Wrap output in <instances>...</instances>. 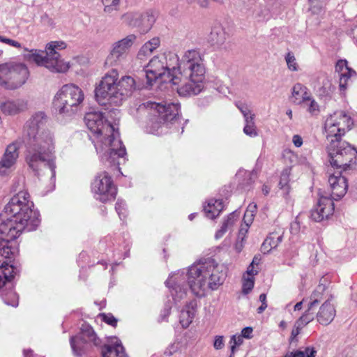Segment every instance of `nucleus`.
<instances>
[{
  "mask_svg": "<svg viewBox=\"0 0 357 357\" xmlns=\"http://www.w3.org/2000/svg\"><path fill=\"white\" fill-rule=\"evenodd\" d=\"M225 278L222 266L215 259L208 258L195 262L189 266L186 274L180 271L171 274L165 284L176 304L186 297V283L194 295L203 297L208 290H216Z\"/></svg>",
  "mask_w": 357,
  "mask_h": 357,
  "instance_id": "obj_1",
  "label": "nucleus"
},
{
  "mask_svg": "<svg viewBox=\"0 0 357 357\" xmlns=\"http://www.w3.org/2000/svg\"><path fill=\"white\" fill-rule=\"evenodd\" d=\"M46 115L43 112L35 113L26 122L23 135L30 139L25 153V161L29 167L36 174L43 167L47 169L50 183L54 187L56 176V157L54 139L52 133L43 130Z\"/></svg>",
  "mask_w": 357,
  "mask_h": 357,
  "instance_id": "obj_2",
  "label": "nucleus"
},
{
  "mask_svg": "<svg viewBox=\"0 0 357 357\" xmlns=\"http://www.w3.org/2000/svg\"><path fill=\"white\" fill-rule=\"evenodd\" d=\"M33 203L26 191H20L5 206L0 215V234L7 240H15L24 231H31L38 227L40 219L33 210Z\"/></svg>",
  "mask_w": 357,
  "mask_h": 357,
  "instance_id": "obj_3",
  "label": "nucleus"
},
{
  "mask_svg": "<svg viewBox=\"0 0 357 357\" xmlns=\"http://www.w3.org/2000/svg\"><path fill=\"white\" fill-rule=\"evenodd\" d=\"M85 123L91 132L90 139L98 153H102L101 159L109 165H119V160L126 161V150L119 139L116 128L100 112H90L84 116Z\"/></svg>",
  "mask_w": 357,
  "mask_h": 357,
  "instance_id": "obj_4",
  "label": "nucleus"
},
{
  "mask_svg": "<svg viewBox=\"0 0 357 357\" xmlns=\"http://www.w3.org/2000/svg\"><path fill=\"white\" fill-rule=\"evenodd\" d=\"M206 66L204 56L197 50L185 51L178 66L177 75L179 77L176 88L180 96L190 97L198 95L204 89Z\"/></svg>",
  "mask_w": 357,
  "mask_h": 357,
  "instance_id": "obj_5",
  "label": "nucleus"
},
{
  "mask_svg": "<svg viewBox=\"0 0 357 357\" xmlns=\"http://www.w3.org/2000/svg\"><path fill=\"white\" fill-rule=\"evenodd\" d=\"M181 59L174 52H168L153 56L144 66L148 86H152L157 80L161 82L178 84L179 77L177 75Z\"/></svg>",
  "mask_w": 357,
  "mask_h": 357,
  "instance_id": "obj_6",
  "label": "nucleus"
},
{
  "mask_svg": "<svg viewBox=\"0 0 357 357\" xmlns=\"http://www.w3.org/2000/svg\"><path fill=\"white\" fill-rule=\"evenodd\" d=\"M146 109L150 110L151 118L149 119L146 131L153 135L162 133L165 124L174 120L178 114L180 105L178 102L162 101L160 102L146 101L144 103Z\"/></svg>",
  "mask_w": 357,
  "mask_h": 357,
  "instance_id": "obj_7",
  "label": "nucleus"
},
{
  "mask_svg": "<svg viewBox=\"0 0 357 357\" xmlns=\"http://www.w3.org/2000/svg\"><path fill=\"white\" fill-rule=\"evenodd\" d=\"M84 100V92L78 86L65 84L56 93L53 106L59 114L70 117L81 109Z\"/></svg>",
  "mask_w": 357,
  "mask_h": 357,
  "instance_id": "obj_8",
  "label": "nucleus"
},
{
  "mask_svg": "<svg viewBox=\"0 0 357 357\" xmlns=\"http://www.w3.org/2000/svg\"><path fill=\"white\" fill-rule=\"evenodd\" d=\"M328 142L327 151L332 167L345 171L357 167V148L341 139Z\"/></svg>",
  "mask_w": 357,
  "mask_h": 357,
  "instance_id": "obj_9",
  "label": "nucleus"
},
{
  "mask_svg": "<svg viewBox=\"0 0 357 357\" xmlns=\"http://www.w3.org/2000/svg\"><path fill=\"white\" fill-rule=\"evenodd\" d=\"M118 78L117 70L112 69L107 73L96 85L95 97L100 105L109 104L116 106L121 105V99L119 97Z\"/></svg>",
  "mask_w": 357,
  "mask_h": 357,
  "instance_id": "obj_10",
  "label": "nucleus"
},
{
  "mask_svg": "<svg viewBox=\"0 0 357 357\" xmlns=\"http://www.w3.org/2000/svg\"><path fill=\"white\" fill-rule=\"evenodd\" d=\"M29 77V70L24 63L9 62L0 65V86L6 89L20 88Z\"/></svg>",
  "mask_w": 357,
  "mask_h": 357,
  "instance_id": "obj_11",
  "label": "nucleus"
},
{
  "mask_svg": "<svg viewBox=\"0 0 357 357\" xmlns=\"http://www.w3.org/2000/svg\"><path fill=\"white\" fill-rule=\"evenodd\" d=\"M70 344L74 355L82 356L88 352L92 344L99 345L100 340L96 336L91 326L83 324L80 332L70 337Z\"/></svg>",
  "mask_w": 357,
  "mask_h": 357,
  "instance_id": "obj_12",
  "label": "nucleus"
},
{
  "mask_svg": "<svg viewBox=\"0 0 357 357\" xmlns=\"http://www.w3.org/2000/svg\"><path fill=\"white\" fill-rule=\"evenodd\" d=\"M353 121L343 111L335 112L331 114L325 121L324 128L328 142L341 139L347 131L351 128Z\"/></svg>",
  "mask_w": 357,
  "mask_h": 357,
  "instance_id": "obj_13",
  "label": "nucleus"
},
{
  "mask_svg": "<svg viewBox=\"0 0 357 357\" xmlns=\"http://www.w3.org/2000/svg\"><path fill=\"white\" fill-rule=\"evenodd\" d=\"M91 187L94 198L103 203L114 200L117 193L112 177L105 171L96 174Z\"/></svg>",
  "mask_w": 357,
  "mask_h": 357,
  "instance_id": "obj_14",
  "label": "nucleus"
},
{
  "mask_svg": "<svg viewBox=\"0 0 357 357\" xmlns=\"http://www.w3.org/2000/svg\"><path fill=\"white\" fill-rule=\"evenodd\" d=\"M26 53L24 54V58L28 61H33L38 66H45L49 69L51 72L54 73H64L69 69L68 64H59L54 61H52V57H50L47 54L46 51L45 54L44 52L39 50H28L24 48Z\"/></svg>",
  "mask_w": 357,
  "mask_h": 357,
  "instance_id": "obj_15",
  "label": "nucleus"
},
{
  "mask_svg": "<svg viewBox=\"0 0 357 357\" xmlns=\"http://www.w3.org/2000/svg\"><path fill=\"white\" fill-rule=\"evenodd\" d=\"M136 36L130 34L126 38L114 43L109 55L105 60V65L113 66L119 64L123 61L133 45Z\"/></svg>",
  "mask_w": 357,
  "mask_h": 357,
  "instance_id": "obj_16",
  "label": "nucleus"
},
{
  "mask_svg": "<svg viewBox=\"0 0 357 357\" xmlns=\"http://www.w3.org/2000/svg\"><path fill=\"white\" fill-rule=\"evenodd\" d=\"M342 171L337 170L334 173H329L328 183L331 189L332 199H340L347 191V180L342 175Z\"/></svg>",
  "mask_w": 357,
  "mask_h": 357,
  "instance_id": "obj_17",
  "label": "nucleus"
},
{
  "mask_svg": "<svg viewBox=\"0 0 357 357\" xmlns=\"http://www.w3.org/2000/svg\"><path fill=\"white\" fill-rule=\"evenodd\" d=\"M334 212V203L328 196H320L317 204L311 211V218L316 222L327 219Z\"/></svg>",
  "mask_w": 357,
  "mask_h": 357,
  "instance_id": "obj_18",
  "label": "nucleus"
},
{
  "mask_svg": "<svg viewBox=\"0 0 357 357\" xmlns=\"http://www.w3.org/2000/svg\"><path fill=\"white\" fill-rule=\"evenodd\" d=\"M19 157V146L17 143L10 144L0 160V176L6 175L15 164Z\"/></svg>",
  "mask_w": 357,
  "mask_h": 357,
  "instance_id": "obj_19",
  "label": "nucleus"
},
{
  "mask_svg": "<svg viewBox=\"0 0 357 357\" xmlns=\"http://www.w3.org/2000/svg\"><path fill=\"white\" fill-rule=\"evenodd\" d=\"M118 86L119 97V99H121V104L137 89L135 79L128 75L123 76L121 79L118 78Z\"/></svg>",
  "mask_w": 357,
  "mask_h": 357,
  "instance_id": "obj_20",
  "label": "nucleus"
},
{
  "mask_svg": "<svg viewBox=\"0 0 357 357\" xmlns=\"http://www.w3.org/2000/svg\"><path fill=\"white\" fill-rule=\"evenodd\" d=\"M10 241L2 236L0 238V271L7 267H14L9 264L14 256V250L9 245Z\"/></svg>",
  "mask_w": 357,
  "mask_h": 357,
  "instance_id": "obj_21",
  "label": "nucleus"
},
{
  "mask_svg": "<svg viewBox=\"0 0 357 357\" xmlns=\"http://www.w3.org/2000/svg\"><path fill=\"white\" fill-rule=\"evenodd\" d=\"M336 311L334 305L328 300L319 308L317 314V321L322 325H328L335 318Z\"/></svg>",
  "mask_w": 357,
  "mask_h": 357,
  "instance_id": "obj_22",
  "label": "nucleus"
},
{
  "mask_svg": "<svg viewBox=\"0 0 357 357\" xmlns=\"http://www.w3.org/2000/svg\"><path fill=\"white\" fill-rule=\"evenodd\" d=\"M102 357H128L121 342L116 337L112 339L109 344H105L102 348Z\"/></svg>",
  "mask_w": 357,
  "mask_h": 357,
  "instance_id": "obj_23",
  "label": "nucleus"
},
{
  "mask_svg": "<svg viewBox=\"0 0 357 357\" xmlns=\"http://www.w3.org/2000/svg\"><path fill=\"white\" fill-rule=\"evenodd\" d=\"M227 34L220 24L214 26L208 36V40L211 45L219 47L226 41Z\"/></svg>",
  "mask_w": 357,
  "mask_h": 357,
  "instance_id": "obj_24",
  "label": "nucleus"
},
{
  "mask_svg": "<svg viewBox=\"0 0 357 357\" xmlns=\"http://www.w3.org/2000/svg\"><path fill=\"white\" fill-rule=\"evenodd\" d=\"M306 86L301 83H296L294 85L291 90V101L296 105H301L307 102L310 96Z\"/></svg>",
  "mask_w": 357,
  "mask_h": 357,
  "instance_id": "obj_25",
  "label": "nucleus"
},
{
  "mask_svg": "<svg viewBox=\"0 0 357 357\" xmlns=\"http://www.w3.org/2000/svg\"><path fill=\"white\" fill-rule=\"evenodd\" d=\"M66 45L63 41H51L46 45L45 50L47 52L49 56L52 57V61H54L59 64H68L60 59V54L57 50H64Z\"/></svg>",
  "mask_w": 357,
  "mask_h": 357,
  "instance_id": "obj_26",
  "label": "nucleus"
},
{
  "mask_svg": "<svg viewBox=\"0 0 357 357\" xmlns=\"http://www.w3.org/2000/svg\"><path fill=\"white\" fill-rule=\"evenodd\" d=\"M283 238V231L279 229L278 231L271 232L268 236L264 240L261 249L266 252H270L272 249L275 248L282 242Z\"/></svg>",
  "mask_w": 357,
  "mask_h": 357,
  "instance_id": "obj_27",
  "label": "nucleus"
},
{
  "mask_svg": "<svg viewBox=\"0 0 357 357\" xmlns=\"http://www.w3.org/2000/svg\"><path fill=\"white\" fill-rule=\"evenodd\" d=\"M26 108V102L23 100H8L1 105L3 112L9 115L16 114Z\"/></svg>",
  "mask_w": 357,
  "mask_h": 357,
  "instance_id": "obj_28",
  "label": "nucleus"
},
{
  "mask_svg": "<svg viewBox=\"0 0 357 357\" xmlns=\"http://www.w3.org/2000/svg\"><path fill=\"white\" fill-rule=\"evenodd\" d=\"M224 206L220 199H210L207 205L204 206V212L206 216L211 219H213L219 215L220 213L223 210Z\"/></svg>",
  "mask_w": 357,
  "mask_h": 357,
  "instance_id": "obj_29",
  "label": "nucleus"
},
{
  "mask_svg": "<svg viewBox=\"0 0 357 357\" xmlns=\"http://www.w3.org/2000/svg\"><path fill=\"white\" fill-rule=\"evenodd\" d=\"M195 309L192 302L187 304L180 314V323L183 328H187L195 317Z\"/></svg>",
  "mask_w": 357,
  "mask_h": 357,
  "instance_id": "obj_30",
  "label": "nucleus"
},
{
  "mask_svg": "<svg viewBox=\"0 0 357 357\" xmlns=\"http://www.w3.org/2000/svg\"><path fill=\"white\" fill-rule=\"evenodd\" d=\"M238 218V214L236 212L230 213L227 218L223 222L220 229L215 233V237L218 239L225 234V232L231 227Z\"/></svg>",
  "mask_w": 357,
  "mask_h": 357,
  "instance_id": "obj_31",
  "label": "nucleus"
},
{
  "mask_svg": "<svg viewBox=\"0 0 357 357\" xmlns=\"http://www.w3.org/2000/svg\"><path fill=\"white\" fill-rule=\"evenodd\" d=\"M334 90L335 87L331 82L328 79H325L322 82V86L317 90V94L321 98L328 99L332 97Z\"/></svg>",
  "mask_w": 357,
  "mask_h": 357,
  "instance_id": "obj_32",
  "label": "nucleus"
},
{
  "mask_svg": "<svg viewBox=\"0 0 357 357\" xmlns=\"http://www.w3.org/2000/svg\"><path fill=\"white\" fill-rule=\"evenodd\" d=\"M158 17L157 12L154 10H148L141 16L142 22L141 25L144 26V29L149 30L155 23Z\"/></svg>",
  "mask_w": 357,
  "mask_h": 357,
  "instance_id": "obj_33",
  "label": "nucleus"
},
{
  "mask_svg": "<svg viewBox=\"0 0 357 357\" xmlns=\"http://www.w3.org/2000/svg\"><path fill=\"white\" fill-rule=\"evenodd\" d=\"M326 289L324 284H319L317 287L316 289L313 291L310 296V303L308 306V310H311L314 306L317 305L323 298V294Z\"/></svg>",
  "mask_w": 357,
  "mask_h": 357,
  "instance_id": "obj_34",
  "label": "nucleus"
},
{
  "mask_svg": "<svg viewBox=\"0 0 357 357\" xmlns=\"http://www.w3.org/2000/svg\"><path fill=\"white\" fill-rule=\"evenodd\" d=\"M243 132L251 137H255L258 135L257 127L255 123V116L245 120V126L243 128Z\"/></svg>",
  "mask_w": 357,
  "mask_h": 357,
  "instance_id": "obj_35",
  "label": "nucleus"
},
{
  "mask_svg": "<svg viewBox=\"0 0 357 357\" xmlns=\"http://www.w3.org/2000/svg\"><path fill=\"white\" fill-rule=\"evenodd\" d=\"M15 267H7L0 271V289L3 287L6 281L11 280L15 275Z\"/></svg>",
  "mask_w": 357,
  "mask_h": 357,
  "instance_id": "obj_36",
  "label": "nucleus"
},
{
  "mask_svg": "<svg viewBox=\"0 0 357 357\" xmlns=\"http://www.w3.org/2000/svg\"><path fill=\"white\" fill-rule=\"evenodd\" d=\"M355 75L356 72L353 70H348L347 72H343L340 75L339 86L341 91L346 90L349 81Z\"/></svg>",
  "mask_w": 357,
  "mask_h": 357,
  "instance_id": "obj_37",
  "label": "nucleus"
},
{
  "mask_svg": "<svg viewBox=\"0 0 357 357\" xmlns=\"http://www.w3.org/2000/svg\"><path fill=\"white\" fill-rule=\"evenodd\" d=\"M307 112L312 116H317L319 113V105L317 102L310 96L307 102H303Z\"/></svg>",
  "mask_w": 357,
  "mask_h": 357,
  "instance_id": "obj_38",
  "label": "nucleus"
},
{
  "mask_svg": "<svg viewBox=\"0 0 357 357\" xmlns=\"http://www.w3.org/2000/svg\"><path fill=\"white\" fill-rule=\"evenodd\" d=\"M257 212V204L255 203H251L248 206L245 215H244V221L246 224V226L248 227L252 221V218Z\"/></svg>",
  "mask_w": 357,
  "mask_h": 357,
  "instance_id": "obj_39",
  "label": "nucleus"
},
{
  "mask_svg": "<svg viewBox=\"0 0 357 357\" xmlns=\"http://www.w3.org/2000/svg\"><path fill=\"white\" fill-rule=\"evenodd\" d=\"M255 279L253 277H243L242 291L244 294L250 293L254 287Z\"/></svg>",
  "mask_w": 357,
  "mask_h": 357,
  "instance_id": "obj_40",
  "label": "nucleus"
},
{
  "mask_svg": "<svg viewBox=\"0 0 357 357\" xmlns=\"http://www.w3.org/2000/svg\"><path fill=\"white\" fill-rule=\"evenodd\" d=\"M285 61L288 68L291 71L298 70V64L292 52H288L285 56Z\"/></svg>",
  "mask_w": 357,
  "mask_h": 357,
  "instance_id": "obj_41",
  "label": "nucleus"
},
{
  "mask_svg": "<svg viewBox=\"0 0 357 357\" xmlns=\"http://www.w3.org/2000/svg\"><path fill=\"white\" fill-rule=\"evenodd\" d=\"M290 169H284L280 175L279 185L280 188H287L288 189V183L289 182Z\"/></svg>",
  "mask_w": 357,
  "mask_h": 357,
  "instance_id": "obj_42",
  "label": "nucleus"
},
{
  "mask_svg": "<svg viewBox=\"0 0 357 357\" xmlns=\"http://www.w3.org/2000/svg\"><path fill=\"white\" fill-rule=\"evenodd\" d=\"M243 342V337L241 335H234L231 337V351L232 354L235 353V349L236 347L240 346Z\"/></svg>",
  "mask_w": 357,
  "mask_h": 357,
  "instance_id": "obj_43",
  "label": "nucleus"
},
{
  "mask_svg": "<svg viewBox=\"0 0 357 357\" xmlns=\"http://www.w3.org/2000/svg\"><path fill=\"white\" fill-rule=\"evenodd\" d=\"M151 53H152V52L151 51V50H149V47H148L146 43H145L139 49V50L137 53V59H139V60H144L147 56L151 55Z\"/></svg>",
  "mask_w": 357,
  "mask_h": 357,
  "instance_id": "obj_44",
  "label": "nucleus"
},
{
  "mask_svg": "<svg viewBox=\"0 0 357 357\" xmlns=\"http://www.w3.org/2000/svg\"><path fill=\"white\" fill-rule=\"evenodd\" d=\"M151 53H152V52L151 51V50H149V47H148L146 43H145L139 49V50L137 53V59H139V60H144L147 56L151 55Z\"/></svg>",
  "mask_w": 357,
  "mask_h": 357,
  "instance_id": "obj_45",
  "label": "nucleus"
},
{
  "mask_svg": "<svg viewBox=\"0 0 357 357\" xmlns=\"http://www.w3.org/2000/svg\"><path fill=\"white\" fill-rule=\"evenodd\" d=\"M236 105L243 115L245 120L255 116L254 114H251L250 110L245 104L237 102Z\"/></svg>",
  "mask_w": 357,
  "mask_h": 357,
  "instance_id": "obj_46",
  "label": "nucleus"
},
{
  "mask_svg": "<svg viewBox=\"0 0 357 357\" xmlns=\"http://www.w3.org/2000/svg\"><path fill=\"white\" fill-rule=\"evenodd\" d=\"M115 208L117 213L119 214L120 219L122 220L123 218H125L126 204L123 201L118 200L116 203Z\"/></svg>",
  "mask_w": 357,
  "mask_h": 357,
  "instance_id": "obj_47",
  "label": "nucleus"
},
{
  "mask_svg": "<svg viewBox=\"0 0 357 357\" xmlns=\"http://www.w3.org/2000/svg\"><path fill=\"white\" fill-rule=\"evenodd\" d=\"M102 320L112 326H116L117 324V319L112 314H100Z\"/></svg>",
  "mask_w": 357,
  "mask_h": 357,
  "instance_id": "obj_48",
  "label": "nucleus"
},
{
  "mask_svg": "<svg viewBox=\"0 0 357 357\" xmlns=\"http://www.w3.org/2000/svg\"><path fill=\"white\" fill-rule=\"evenodd\" d=\"M310 310H307V312L302 317H301L299 320L297 321V322H298V324H301V326L303 325H305V324H308L310 321L313 320L314 315L312 313V314L310 313Z\"/></svg>",
  "mask_w": 357,
  "mask_h": 357,
  "instance_id": "obj_49",
  "label": "nucleus"
},
{
  "mask_svg": "<svg viewBox=\"0 0 357 357\" xmlns=\"http://www.w3.org/2000/svg\"><path fill=\"white\" fill-rule=\"evenodd\" d=\"M0 41L16 48H22V45L19 42L2 36H0Z\"/></svg>",
  "mask_w": 357,
  "mask_h": 357,
  "instance_id": "obj_50",
  "label": "nucleus"
},
{
  "mask_svg": "<svg viewBox=\"0 0 357 357\" xmlns=\"http://www.w3.org/2000/svg\"><path fill=\"white\" fill-rule=\"evenodd\" d=\"M149 50L153 52L155 50H156L160 45V38L158 37L153 38L150 40L146 43Z\"/></svg>",
  "mask_w": 357,
  "mask_h": 357,
  "instance_id": "obj_51",
  "label": "nucleus"
},
{
  "mask_svg": "<svg viewBox=\"0 0 357 357\" xmlns=\"http://www.w3.org/2000/svg\"><path fill=\"white\" fill-rule=\"evenodd\" d=\"M336 71L340 72V74L343 72H347L348 70H351L347 66V62L345 60H340L335 66Z\"/></svg>",
  "mask_w": 357,
  "mask_h": 357,
  "instance_id": "obj_52",
  "label": "nucleus"
},
{
  "mask_svg": "<svg viewBox=\"0 0 357 357\" xmlns=\"http://www.w3.org/2000/svg\"><path fill=\"white\" fill-rule=\"evenodd\" d=\"M224 337L222 335H218L215 337L213 347L215 349L219 350L224 347Z\"/></svg>",
  "mask_w": 357,
  "mask_h": 357,
  "instance_id": "obj_53",
  "label": "nucleus"
},
{
  "mask_svg": "<svg viewBox=\"0 0 357 357\" xmlns=\"http://www.w3.org/2000/svg\"><path fill=\"white\" fill-rule=\"evenodd\" d=\"M178 350V344H171L165 351V354L168 356H171Z\"/></svg>",
  "mask_w": 357,
  "mask_h": 357,
  "instance_id": "obj_54",
  "label": "nucleus"
},
{
  "mask_svg": "<svg viewBox=\"0 0 357 357\" xmlns=\"http://www.w3.org/2000/svg\"><path fill=\"white\" fill-rule=\"evenodd\" d=\"M266 14L267 10L265 8H261L256 11L255 17L257 20V21L261 22L265 20Z\"/></svg>",
  "mask_w": 357,
  "mask_h": 357,
  "instance_id": "obj_55",
  "label": "nucleus"
},
{
  "mask_svg": "<svg viewBox=\"0 0 357 357\" xmlns=\"http://www.w3.org/2000/svg\"><path fill=\"white\" fill-rule=\"evenodd\" d=\"M292 142L296 147H301L303 145V138L299 135H294L292 137Z\"/></svg>",
  "mask_w": 357,
  "mask_h": 357,
  "instance_id": "obj_56",
  "label": "nucleus"
},
{
  "mask_svg": "<svg viewBox=\"0 0 357 357\" xmlns=\"http://www.w3.org/2000/svg\"><path fill=\"white\" fill-rule=\"evenodd\" d=\"M252 327H245L242 330L241 335L245 338L250 339L252 337Z\"/></svg>",
  "mask_w": 357,
  "mask_h": 357,
  "instance_id": "obj_57",
  "label": "nucleus"
},
{
  "mask_svg": "<svg viewBox=\"0 0 357 357\" xmlns=\"http://www.w3.org/2000/svg\"><path fill=\"white\" fill-rule=\"evenodd\" d=\"M105 6L104 10L105 12H110L114 8L112 0H102Z\"/></svg>",
  "mask_w": 357,
  "mask_h": 357,
  "instance_id": "obj_58",
  "label": "nucleus"
},
{
  "mask_svg": "<svg viewBox=\"0 0 357 357\" xmlns=\"http://www.w3.org/2000/svg\"><path fill=\"white\" fill-rule=\"evenodd\" d=\"M296 327L294 328H293L291 331V340L295 338L300 333V330L302 327L301 326V324H298V322H296Z\"/></svg>",
  "mask_w": 357,
  "mask_h": 357,
  "instance_id": "obj_59",
  "label": "nucleus"
},
{
  "mask_svg": "<svg viewBox=\"0 0 357 357\" xmlns=\"http://www.w3.org/2000/svg\"><path fill=\"white\" fill-rule=\"evenodd\" d=\"M304 352L305 353V357H314L317 351L313 347H306Z\"/></svg>",
  "mask_w": 357,
  "mask_h": 357,
  "instance_id": "obj_60",
  "label": "nucleus"
},
{
  "mask_svg": "<svg viewBox=\"0 0 357 357\" xmlns=\"http://www.w3.org/2000/svg\"><path fill=\"white\" fill-rule=\"evenodd\" d=\"M257 273H258V271L255 270L254 268V265L250 264L247 269L248 277H253L254 278V275H257Z\"/></svg>",
  "mask_w": 357,
  "mask_h": 357,
  "instance_id": "obj_61",
  "label": "nucleus"
},
{
  "mask_svg": "<svg viewBox=\"0 0 357 357\" xmlns=\"http://www.w3.org/2000/svg\"><path fill=\"white\" fill-rule=\"evenodd\" d=\"M267 307V303H261V306L257 308V312L259 314L262 313Z\"/></svg>",
  "mask_w": 357,
  "mask_h": 357,
  "instance_id": "obj_62",
  "label": "nucleus"
},
{
  "mask_svg": "<svg viewBox=\"0 0 357 357\" xmlns=\"http://www.w3.org/2000/svg\"><path fill=\"white\" fill-rule=\"evenodd\" d=\"M309 1L310 3V6H311L312 9L315 8L316 7H317V8L321 7V5H319L318 3H317V0H309Z\"/></svg>",
  "mask_w": 357,
  "mask_h": 357,
  "instance_id": "obj_63",
  "label": "nucleus"
},
{
  "mask_svg": "<svg viewBox=\"0 0 357 357\" xmlns=\"http://www.w3.org/2000/svg\"><path fill=\"white\" fill-rule=\"evenodd\" d=\"M133 17H134L133 14H132V13H126V14L122 15V19L124 20H130V18H132Z\"/></svg>",
  "mask_w": 357,
  "mask_h": 357,
  "instance_id": "obj_64",
  "label": "nucleus"
}]
</instances>
